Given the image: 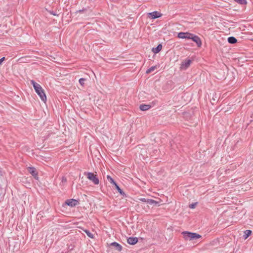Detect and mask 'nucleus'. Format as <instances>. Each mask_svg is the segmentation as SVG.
<instances>
[{"instance_id":"f257e3e1","label":"nucleus","mask_w":253,"mask_h":253,"mask_svg":"<svg viewBox=\"0 0 253 253\" xmlns=\"http://www.w3.org/2000/svg\"><path fill=\"white\" fill-rule=\"evenodd\" d=\"M30 83L31 84L33 85L35 91L40 97L41 100L44 102H45L46 100V96L42 86L34 80H31Z\"/></svg>"},{"instance_id":"f03ea898","label":"nucleus","mask_w":253,"mask_h":253,"mask_svg":"<svg viewBox=\"0 0 253 253\" xmlns=\"http://www.w3.org/2000/svg\"><path fill=\"white\" fill-rule=\"evenodd\" d=\"M202 241V236L196 233L191 232V246H196Z\"/></svg>"},{"instance_id":"7ed1b4c3","label":"nucleus","mask_w":253,"mask_h":253,"mask_svg":"<svg viewBox=\"0 0 253 253\" xmlns=\"http://www.w3.org/2000/svg\"><path fill=\"white\" fill-rule=\"evenodd\" d=\"M84 174L87 176V178L91 181L94 184L97 185L99 183V180L97 175L92 172H85Z\"/></svg>"},{"instance_id":"20e7f679","label":"nucleus","mask_w":253,"mask_h":253,"mask_svg":"<svg viewBox=\"0 0 253 253\" xmlns=\"http://www.w3.org/2000/svg\"><path fill=\"white\" fill-rule=\"evenodd\" d=\"M107 178L108 180L111 183L113 184L115 186V188L117 190V191L120 194V195H121L122 196H126V195L125 193V192L123 191V190H122L120 188V187L117 184V183L114 181V180L110 175H107Z\"/></svg>"},{"instance_id":"39448f33","label":"nucleus","mask_w":253,"mask_h":253,"mask_svg":"<svg viewBox=\"0 0 253 253\" xmlns=\"http://www.w3.org/2000/svg\"><path fill=\"white\" fill-rule=\"evenodd\" d=\"M190 67V57H187L185 59L183 60L179 67L180 71L186 70Z\"/></svg>"},{"instance_id":"423d86ee","label":"nucleus","mask_w":253,"mask_h":253,"mask_svg":"<svg viewBox=\"0 0 253 253\" xmlns=\"http://www.w3.org/2000/svg\"><path fill=\"white\" fill-rule=\"evenodd\" d=\"M191 41L195 43L198 47H201L202 45V42L200 38L198 36L191 34Z\"/></svg>"},{"instance_id":"0eeeda50","label":"nucleus","mask_w":253,"mask_h":253,"mask_svg":"<svg viewBox=\"0 0 253 253\" xmlns=\"http://www.w3.org/2000/svg\"><path fill=\"white\" fill-rule=\"evenodd\" d=\"M65 204L71 207H74L79 204V202L74 199H68L65 201Z\"/></svg>"},{"instance_id":"6e6552de","label":"nucleus","mask_w":253,"mask_h":253,"mask_svg":"<svg viewBox=\"0 0 253 253\" xmlns=\"http://www.w3.org/2000/svg\"><path fill=\"white\" fill-rule=\"evenodd\" d=\"M28 171L36 179H38V174L37 169L35 168L29 167L27 168Z\"/></svg>"},{"instance_id":"1a4fd4ad","label":"nucleus","mask_w":253,"mask_h":253,"mask_svg":"<svg viewBox=\"0 0 253 253\" xmlns=\"http://www.w3.org/2000/svg\"><path fill=\"white\" fill-rule=\"evenodd\" d=\"M149 17H151L153 19H155L158 18H160L162 16V14L158 11H155L151 13H148Z\"/></svg>"},{"instance_id":"9d476101","label":"nucleus","mask_w":253,"mask_h":253,"mask_svg":"<svg viewBox=\"0 0 253 253\" xmlns=\"http://www.w3.org/2000/svg\"><path fill=\"white\" fill-rule=\"evenodd\" d=\"M178 37L180 39H190V33L180 32L178 34Z\"/></svg>"},{"instance_id":"9b49d317","label":"nucleus","mask_w":253,"mask_h":253,"mask_svg":"<svg viewBox=\"0 0 253 253\" xmlns=\"http://www.w3.org/2000/svg\"><path fill=\"white\" fill-rule=\"evenodd\" d=\"M127 242L130 245H134L138 242V238L137 237H129L127 239Z\"/></svg>"},{"instance_id":"f8f14e48","label":"nucleus","mask_w":253,"mask_h":253,"mask_svg":"<svg viewBox=\"0 0 253 253\" xmlns=\"http://www.w3.org/2000/svg\"><path fill=\"white\" fill-rule=\"evenodd\" d=\"M110 245L114 247L115 249L119 252L121 251L122 250V246L116 242L111 243Z\"/></svg>"},{"instance_id":"ddd939ff","label":"nucleus","mask_w":253,"mask_h":253,"mask_svg":"<svg viewBox=\"0 0 253 253\" xmlns=\"http://www.w3.org/2000/svg\"><path fill=\"white\" fill-rule=\"evenodd\" d=\"M162 49V44H159L156 47H153L152 51L155 54L158 53Z\"/></svg>"},{"instance_id":"4468645a","label":"nucleus","mask_w":253,"mask_h":253,"mask_svg":"<svg viewBox=\"0 0 253 253\" xmlns=\"http://www.w3.org/2000/svg\"><path fill=\"white\" fill-rule=\"evenodd\" d=\"M151 107V105L144 104H141L139 106L140 110L143 111L148 110Z\"/></svg>"},{"instance_id":"2eb2a0df","label":"nucleus","mask_w":253,"mask_h":253,"mask_svg":"<svg viewBox=\"0 0 253 253\" xmlns=\"http://www.w3.org/2000/svg\"><path fill=\"white\" fill-rule=\"evenodd\" d=\"M147 203L150 205H154L155 206H159L160 202L155 201L153 199H147Z\"/></svg>"},{"instance_id":"dca6fc26","label":"nucleus","mask_w":253,"mask_h":253,"mask_svg":"<svg viewBox=\"0 0 253 253\" xmlns=\"http://www.w3.org/2000/svg\"><path fill=\"white\" fill-rule=\"evenodd\" d=\"M183 235V238L185 240L190 239V232L189 231H184L182 233Z\"/></svg>"},{"instance_id":"f3484780","label":"nucleus","mask_w":253,"mask_h":253,"mask_svg":"<svg viewBox=\"0 0 253 253\" xmlns=\"http://www.w3.org/2000/svg\"><path fill=\"white\" fill-rule=\"evenodd\" d=\"M228 42L230 43H235L237 42V40L233 37H230L228 38Z\"/></svg>"},{"instance_id":"a211bd4d","label":"nucleus","mask_w":253,"mask_h":253,"mask_svg":"<svg viewBox=\"0 0 253 253\" xmlns=\"http://www.w3.org/2000/svg\"><path fill=\"white\" fill-rule=\"evenodd\" d=\"M252 231L250 230H247L245 231L244 238L245 239L248 238L251 234Z\"/></svg>"},{"instance_id":"6ab92c4d","label":"nucleus","mask_w":253,"mask_h":253,"mask_svg":"<svg viewBox=\"0 0 253 253\" xmlns=\"http://www.w3.org/2000/svg\"><path fill=\"white\" fill-rule=\"evenodd\" d=\"M84 232L86 234L88 237L92 239L94 238L93 234H92L89 230L85 229L84 230Z\"/></svg>"},{"instance_id":"aec40b11","label":"nucleus","mask_w":253,"mask_h":253,"mask_svg":"<svg viewBox=\"0 0 253 253\" xmlns=\"http://www.w3.org/2000/svg\"><path fill=\"white\" fill-rule=\"evenodd\" d=\"M157 66H154L150 67L149 69H147L146 73L147 74H149L152 72L154 71L156 69H157Z\"/></svg>"},{"instance_id":"412c9836","label":"nucleus","mask_w":253,"mask_h":253,"mask_svg":"<svg viewBox=\"0 0 253 253\" xmlns=\"http://www.w3.org/2000/svg\"><path fill=\"white\" fill-rule=\"evenodd\" d=\"M237 2L241 4H245L247 3L246 0H234Z\"/></svg>"},{"instance_id":"4be33fe9","label":"nucleus","mask_w":253,"mask_h":253,"mask_svg":"<svg viewBox=\"0 0 253 253\" xmlns=\"http://www.w3.org/2000/svg\"><path fill=\"white\" fill-rule=\"evenodd\" d=\"M67 182V178L65 176H62L61 182L60 183V185H63V183Z\"/></svg>"},{"instance_id":"5701e85b","label":"nucleus","mask_w":253,"mask_h":253,"mask_svg":"<svg viewBox=\"0 0 253 253\" xmlns=\"http://www.w3.org/2000/svg\"><path fill=\"white\" fill-rule=\"evenodd\" d=\"M85 81V79H84V78H81L80 80H79V83L80 84L82 85L83 86L84 84V81Z\"/></svg>"},{"instance_id":"b1692460","label":"nucleus","mask_w":253,"mask_h":253,"mask_svg":"<svg viewBox=\"0 0 253 253\" xmlns=\"http://www.w3.org/2000/svg\"><path fill=\"white\" fill-rule=\"evenodd\" d=\"M4 173L5 172L0 167V176H3Z\"/></svg>"},{"instance_id":"393cba45","label":"nucleus","mask_w":253,"mask_h":253,"mask_svg":"<svg viewBox=\"0 0 253 253\" xmlns=\"http://www.w3.org/2000/svg\"><path fill=\"white\" fill-rule=\"evenodd\" d=\"M197 204V203H195L194 204H191V209H194L195 208V206Z\"/></svg>"},{"instance_id":"a878e982","label":"nucleus","mask_w":253,"mask_h":253,"mask_svg":"<svg viewBox=\"0 0 253 253\" xmlns=\"http://www.w3.org/2000/svg\"><path fill=\"white\" fill-rule=\"evenodd\" d=\"M147 199H145V198H140L139 199V200L141 202H146L147 203Z\"/></svg>"},{"instance_id":"bb28decb","label":"nucleus","mask_w":253,"mask_h":253,"mask_svg":"<svg viewBox=\"0 0 253 253\" xmlns=\"http://www.w3.org/2000/svg\"><path fill=\"white\" fill-rule=\"evenodd\" d=\"M86 10H87V9H85V8H84H84H83V9L80 10H79V11H77V12L82 13V12H84V11H86Z\"/></svg>"},{"instance_id":"cd10ccee","label":"nucleus","mask_w":253,"mask_h":253,"mask_svg":"<svg viewBox=\"0 0 253 253\" xmlns=\"http://www.w3.org/2000/svg\"><path fill=\"white\" fill-rule=\"evenodd\" d=\"M5 60V57H3L0 59V65L2 64V62Z\"/></svg>"},{"instance_id":"c85d7f7f","label":"nucleus","mask_w":253,"mask_h":253,"mask_svg":"<svg viewBox=\"0 0 253 253\" xmlns=\"http://www.w3.org/2000/svg\"><path fill=\"white\" fill-rule=\"evenodd\" d=\"M183 115L184 116V117H185L186 116H187L188 115V113H187L186 112H184Z\"/></svg>"},{"instance_id":"c756f323","label":"nucleus","mask_w":253,"mask_h":253,"mask_svg":"<svg viewBox=\"0 0 253 253\" xmlns=\"http://www.w3.org/2000/svg\"><path fill=\"white\" fill-rule=\"evenodd\" d=\"M52 13V14H53V15H55V13H54V12H52V13Z\"/></svg>"}]
</instances>
